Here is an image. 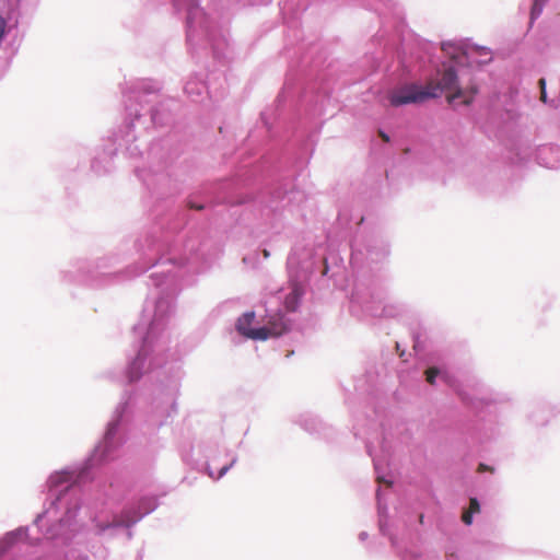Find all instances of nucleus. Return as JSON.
<instances>
[{"instance_id": "obj_1", "label": "nucleus", "mask_w": 560, "mask_h": 560, "mask_svg": "<svg viewBox=\"0 0 560 560\" xmlns=\"http://www.w3.org/2000/svg\"><path fill=\"white\" fill-rule=\"evenodd\" d=\"M425 88L427 90L435 91L436 97L443 92L446 93V98L450 104L459 100L462 104L468 105L477 93L476 86L464 89L458 85L457 75L453 68L445 69L436 83L430 82Z\"/></svg>"}, {"instance_id": "obj_2", "label": "nucleus", "mask_w": 560, "mask_h": 560, "mask_svg": "<svg viewBox=\"0 0 560 560\" xmlns=\"http://www.w3.org/2000/svg\"><path fill=\"white\" fill-rule=\"evenodd\" d=\"M436 97V92L427 90L425 86L406 84L393 90L388 100L392 106L398 107L407 104L423 103L429 98Z\"/></svg>"}, {"instance_id": "obj_3", "label": "nucleus", "mask_w": 560, "mask_h": 560, "mask_svg": "<svg viewBox=\"0 0 560 560\" xmlns=\"http://www.w3.org/2000/svg\"><path fill=\"white\" fill-rule=\"evenodd\" d=\"M255 319V313L254 312H247L243 314L236 323V329L237 331L245 336L246 338L253 339V340H266V334L264 329L260 328H250V325L253 324Z\"/></svg>"}, {"instance_id": "obj_4", "label": "nucleus", "mask_w": 560, "mask_h": 560, "mask_svg": "<svg viewBox=\"0 0 560 560\" xmlns=\"http://www.w3.org/2000/svg\"><path fill=\"white\" fill-rule=\"evenodd\" d=\"M467 66L482 65L491 61V51L485 47L466 46V50H462Z\"/></svg>"}, {"instance_id": "obj_5", "label": "nucleus", "mask_w": 560, "mask_h": 560, "mask_svg": "<svg viewBox=\"0 0 560 560\" xmlns=\"http://www.w3.org/2000/svg\"><path fill=\"white\" fill-rule=\"evenodd\" d=\"M260 329L265 330V334L267 335L266 339H268V338L279 337V336L283 335L288 330V326H287L283 317L280 315H277V316L270 317L268 325L260 327Z\"/></svg>"}, {"instance_id": "obj_6", "label": "nucleus", "mask_w": 560, "mask_h": 560, "mask_svg": "<svg viewBox=\"0 0 560 560\" xmlns=\"http://www.w3.org/2000/svg\"><path fill=\"white\" fill-rule=\"evenodd\" d=\"M442 50L456 63L466 65L465 57L462 55V50H466V46L455 43H443Z\"/></svg>"}, {"instance_id": "obj_7", "label": "nucleus", "mask_w": 560, "mask_h": 560, "mask_svg": "<svg viewBox=\"0 0 560 560\" xmlns=\"http://www.w3.org/2000/svg\"><path fill=\"white\" fill-rule=\"evenodd\" d=\"M301 295L302 291L299 285L295 284L292 291L285 296L284 306L287 311L294 312L296 310Z\"/></svg>"}, {"instance_id": "obj_8", "label": "nucleus", "mask_w": 560, "mask_h": 560, "mask_svg": "<svg viewBox=\"0 0 560 560\" xmlns=\"http://www.w3.org/2000/svg\"><path fill=\"white\" fill-rule=\"evenodd\" d=\"M439 374V370L436 368H430L425 371L427 382L430 384H434L435 377Z\"/></svg>"}, {"instance_id": "obj_9", "label": "nucleus", "mask_w": 560, "mask_h": 560, "mask_svg": "<svg viewBox=\"0 0 560 560\" xmlns=\"http://www.w3.org/2000/svg\"><path fill=\"white\" fill-rule=\"evenodd\" d=\"M467 511L471 512L472 514L478 513L480 511V505L476 498L470 499L469 509Z\"/></svg>"}, {"instance_id": "obj_10", "label": "nucleus", "mask_w": 560, "mask_h": 560, "mask_svg": "<svg viewBox=\"0 0 560 560\" xmlns=\"http://www.w3.org/2000/svg\"><path fill=\"white\" fill-rule=\"evenodd\" d=\"M462 521L466 524V525H470L472 523V513L469 512V511H465L462 515Z\"/></svg>"}, {"instance_id": "obj_11", "label": "nucleus", "mask_w": 560, "mask_h": 560, "mask_svg": "<svg viewBox=\"0 0 560 560\" xmlns=\"http://www.w3.org/2000/svg\"><path fill=\"white\" fill-rule=\"evenodd\" d=\"M539 86H540V90H541L540 98H541L542 102H546L547 94H546V81H545V79H540L539 80Z\"/></svg>"}, {"instance_id": "obj_12", "label": "nucleus", "mask_w": 560, "mask_h": 560, "mask_svg": "<svg viewBox=\"0 0 560 560\" xmlns=\"http://www.w3.org/2000/svg\"><path fill=\"white\" fill-rule=\"evenodd\" d=\"M541 9H542V3H539V0H535L532 14L533 15L539 14L541 12Z\"/></svg>"}, {"instance_id": "obj_13", "label": "nucleus", "mask_w": 560, "mask_h": 560, "mask_svg": "<svg viewBox=\"0 0 560 560\" xmlns=\"http://www.w3.org/2000/svg\"><path fill=\"white\" fill-rule=\"evenodd\" d=\"M478 471L479 472H483V471L494 472V468L481 463L478 466Z\"/></svg>"}, {"instance_id": "obj_14", "label": "nucleus", "mask_w": 560, "mask_h": 560, "mask_svg": "<svg viewBox=\"0 0 560 560\" xmlns=\"http://www.w3.org/2000/svg\"><path fill=\"white\" fill-rule=\"evenodd\" d=\"M7 21L0 15V39L3 37L5 32Z\"/></svg>"}, {"instance_id": "obj_15", "label": "nucleus", "mask_w": 560, "mask_h": 560, "mask_svg": "<svg viewBox=\"0 0 560 560\" xmlns=\"http://www.w3.org/2000/svg\"><path fill=\"white\" fill-rule=\"evenodd\" d=\"M233 465V462L230 464V465H225L223 466L220 471H219V475L217 478H221L229 469L230 467Z\"/></svg>"}, {"instance_id": "obj_16", "label": "nucleus", "mask_w": 560, "mask_h": 560, "mask_svg": "<svg viewBox=\"0 0 560 560\" xmlns=\"http://www.w3.org/2000/svg\"><path fill=\"white\" fill-rule=\"evenodd\" d=\"M380 137H381L385 142H388V141H389V137H388L384 131H380Z\"/></svg>"}, {"instance_id": "obj_17", "label": "nucleus", "mask_w": 560, "mask_h": 560, "mask_svg": "<svg viewBox=\"0 0 560 560\" xmlns=\"http://www.w3.org/2000/svg\"><path fill=\"white\" fill-rule=\"evenodd\" d=\"M262 256H264V258H269L270 252L268 249H262Z\"/></svg>"}, {"instance_id": "obj_18", "label": "nucleus", "mask_w": 560, "mask_h": 560, "mask_svg": "<svg viewBox=\"0 0 560 560\" xmlns=\"http://www.w3.org/2000/svg\"><path fill=\"white\" fill-rule=\"evenodd\" d=\"M190 208L202 209L201 206H194V205H190Z\"/></svg>"}, {"instance_id": "obj_19", "label": "nucleus", "mask_w": 560, "mask_h": 560, "mask_svg": "<svg viewBox=\"0 0 560 560\" xmlns=\"http://www.w3.org/2000/svg\"><path fill=\"white\" fill-rule=\"evenodd\" d=\"M139 518H133L130 521V523H136Z\"/></svg>"}]
</instances>
